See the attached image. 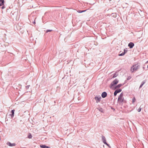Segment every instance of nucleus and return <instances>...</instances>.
<instances>
[{"mask_svg": "<svg viewBox=\"0 0 148 148\" xmlns=\"http://www.w3.org/2000/svg\"><path fill=\"white\" fill-rule=\"evenodd\" d=\"M148 63V61H147L146 62V63Z\"/></svg>", "mask_w": 148, "mask_h": 148, "instance_id": "nucleus-24", "label": "nucleus"}, {"mask_svg": "<svg viewBox=\"0 0 148 148\" xmlns=\"http://www.w3.org/2000/svg\"><path fill=\"white\" fill-rule=\"evenodd\" d=\"M136 99L135 98V97H134L132 99V103H134L136 101Z\"/></svg>", "mask_w": 148, "mask_h": 148, "instance_id": "nucleus-16", "label": "nucleus"}, {"mask_svg": "<svg viewBox=\"0 0 148 148\" xmlns=\"http://www.w3.org/2000/svg\"><path fill=\"white\" fill-rule=\"evenodd\" d=\"M107 94L106 92H103L101 94V96L103 98H105L106 97Z\"/></svg>", "mask_w": 148, "mask_h": 148, "instance_id": "nucleus-7", "label": "nucleus"}, {"mask_svg": "<svg viewBox=\"0 0 148 148\" xmlns=\"http://www.w3.org/2000/svg\"><path fill=\"white\" fill-rule=\"evenodd\" d=\"M51 31H52V30H47V32H51Z\"/></svg>", "mask_w": 148, "mask_h": 148, "instance_id": "nucleus-21", "label": "nucleus"}, {"mask_svg": "<svg viewBox=\"0 0 148 148\" xmlns=\"http://www.w3.org/2000/svg\"><path fill=\"white\" fill-rule=\"evenodd\" d=\"M118 101L120 103H122L123 102L124 98L123 97V94L122 93H121L119 97Z\"/></svg>", "mask_w": 148, "mask_h": 148, "instance_id": "nucleus-2", "label": "nucleus"}, {"mask_svg": "<svg viewBox=\"0 0 148 148\" xmlns=\"http://www.w3.org/2000/svg\"><path fill=\"white\" fill-rule=\"evenodd\" d=\"M35 22H34V23L35 24Z\"/></svg>", "mask_w": 148, "mask_h": 148, "instance_id": "nucleus-25", "label": "nucleus"}, {"mask_svg": "<svg viewBox=\"0 0 148 148\" xmlns=\"http://www.w3.org/2000/svg\"><path fill=\"white\" fill-rule=\"evenodd\" d=\"M134 46V44L132 42L130 43L128 45V46L130 47V48H132Z\"/></svg>", "mask_w": 148, "mask_h": 148, "instance_id": "nucleus-6", "label": "nucleus"}, {"mask_svg": "<svg viewBox=\"0 0 148 148\" xmlns=\"http://www.w3.org/2000/svg\"><path fill=\"white\" fill-rule=\"evenodd\" d=\"M141 108L140 107V108H138V109H137V111L139 112H140L141 110Z\"/></svg>", "mask_w": 148, "mask_h": 148, "instance_id": "nucleus-18", "label": "nucleus"}, {"mask_svg": "<svg viewBox=\"0 0 148 148\" xmlns=\"http://www.w3.org/2000/svg\"><path fill=\"white\" fill-rule=\"evenodd\" d=\"M119 80L117 79H115L112 82L110 86V88H113L114 87V85L117 84Z\"/></svg>", "mask_w": 148, "mask_h": 148, "instance_id": "nucleus-1", "label": "nucleus"}, {"mask_svg": "<svg viewBox=\"0 0 148 148\" xmlns=\"http://www.w3.org/2000/svg\"><path fill=\"white\" fill-rule=\"evenodd\" d=\"M143 85V84H141L140 86V88H141L142 86Z\"/></svg>", "mask_w": 148, "mask_h": 148, "instance_id": "nucleus-22", "label": "nucleus"}, {"mask_svg": "<svg viewBox=\"0 0 148 148\" xmlns=\"http://www.w3.org/2000/svg\"><path fill=\"white\" fill-rule=\"evenodd\" d=\"M138 69V66L137 65H133L132 67L130 69V71L132 72L133 73L134 71H136Z\"/></svg>", "mask_w": 148, "mask_h": 148, "instance_id": "nucleus-3", "label": "nucleus"}, {"mask_svg": "<svg viewBox=\"0 0 148 148\" xmlns=\"http://www.w3.org/2000/svg\"><path fill=\"white\" fill-rule=\"evenodd\" d=\"M40 147L41 148H49L50 147H49L45 145H40Z\"/></svg>", "mask_w": 148, "mask_h": 148, "instance_id": "nucleus-10", "label": "nucleus"}, {"mask_svg": "<svg viewBox=\"0 0 148 148\" xmlns=\"http://www.w3.org/2000/svg\"><path fill=\"white\" fill-rule=\"evenodd\" d=\"M14 110H13L11 111L12 114L11 115V116L12 117H13L14 116Z\"/></svg>", "mask_w": 148, "mask_h": 148, "instance_id": "nucleus-11", "label": "nucleus"}, {"mask_svg": "<svg viewBox=\"0 0 148 148\" xmlns=\"http://www.w3.org/2000/svg\"><path fill=\"white\" fill-rule=\"evenodd\" d=\"M147 67L148 68V65H147Z\"/></svg>", "mask_w": 148, "mask_h": 148, "instance_id": "nucleus-26", "label": "nucleus"}, {"mask_svg": "<svg viewBox=\"0 0 148 148\" xmlns=\"http://www.w3.org/2000/svg\"><path fill=\"white\" fill-rule=\"evenodd\" d=\"M4 8V6H2V7H1V8L2 9H3Z\"/></svg>", "mask_w": 148, "mask_h": 148, "instance_id": "nucleus-23", "label": "nucleus"}, {"mask_svg": "<svg viewBox=\"0 0 148 148\" xmlns=\"http://www.w3.org/2000/svg\"><path fill=\"white\" fill-rule=\"evenodd\" d=\"M28 137L29 138H31L32 137V136L30 133H29L28 134Z\"/></svg>", "mask_w": 148, "mask_h": 148, "instance_id": "nucleus-15", "label": "nucleus"}, {"mask_svg": "<svg viewBox=\"0 0 148 148\" xmlns=\"http://www.w3.org/2000/svg\"><path fill=\"white\" fill-rule=\"evenodd\" d=\"M122 90L121 89H118L116 90L115 91L116 92L118 93L121 91Z\"/></svg>", "mask_w": 148, "mask_h": 148, "instance_id": "nucleus-13", "label": "nucleus"}, {"mask_svg": "<svg viewBox=\"0 0 148 148\" xmlns=\"http://www.w3.org/2000/svg\"><path fill=\"white\" fill-rule=\"evenodd\" d=\"M122 86V84H120L117 85V86H116L115 87V89H116L117 88H119L120 87Z\"/></svg>", "mask_w": 148, "mask_h": 148, "instance_id": "nucleus-12", "label": "nucleus"}, {"mask_svg": "<svg viewBox=\"0 0 148 148\" xmlns=\"http://www.w3.org/2000/svg\"><path fill=\"white\" fill-rule=\"evenodd\" d=\"M8 145L10 146H13L15 145V144L14 143H11L10 142H8L7 143Z\"/></svg>", "mask_w": 148, "mask_h": 148, "instance_id": "nucleus-9", "label": "nucleus"}, {"mask_svg": "<svg viewBox=\"0 0 148 148\" xmlns=\"http://www.w3.org/2000/svg\"><path fill=\"white\" fill-rule=\"evenodd\" d=\"M102 139L103 141V143L105 144H106V145L108 146V143H106V140L105 138L104 137H102Z\"/></svg>", "mask_w": 148, "mask_h": 148, "instance_id": "nucleus-5", "label": "nucleus"}, {"mask_svg": "<svg viewBox=\"0 0 148 148\" xmlns=\"http://www.w3.org/2000/svg\"><path fill=\"white\" fill-rule=\"evenodd\" d=\"M118 76V74L116 73H114L113 75V76L112 77L113 78H115L116 77Z\"/></svg>", "mask_w": 148, "mask_h": 148, "instance_id": "nucleus-14", "label": "nucleus"}, {"mask_svg": "<svg viewBox=\"0 0 148 148\" xmlns=\"http://www.w3.org/2000/svg\"><path fill=\"white\" fill-rule=\"evenodd\" d=\"M4 4V0H0V6L3 5Z\"/></svg>", "mask_w": 148, "mask_h": 148, "instance_id": "nucleus-8", "label": "nucleus"}, {"mask_svg": "<svg viewBox=\"0 0 148 148\" xmlns=\"http://www.w3.org/2000/svg\"><path fill=\"white\" fill-rule=\"evenodd\" d=\"M124 54H125L124 53H121L120 54H119V56H122L124 55Z\"/></svg>", "mask_w": 148, "mask_h": 148, "instance_id": "nucleus-19", "label": "nucleus"}, {"mask_svg": "<svg viewBox=\"0 0 148 148\" xmlns=\"http://www.w3.org/2000/svg\"><path fill=\"white\" fill-rule=\"evenodd\" d=\"M101 98V97L100 96H97L95 97V99L96 100V102L97 103H98L100 102V100Z\"/></svg>", "mask_w": 148, "mask_h": 148, "instance_id": "nucleus-4", "label": "nucleus"}, {"mask_svg": "<svg viewBox=\"0 0 148 148\" xmlns=\"http://www.w3.org/2000/svg\"><path fill=\"white\" fill-rule=\"evenodd\" d=\"M117 94V93L115 91L114 92V95L115 96H116Z\"/></svg>", "mask_w": 148, "mask_h": 148, "instance_id": "nucleus-20", "label": "nucleus"}, {"mask_svg": "<svg viewBox=\"0 0 148 148\" xmlns=\"http://www.w3.org/2000/svg\"><path fill=\"white\" fill-rule=\"evenodd\" d=\"M86 11V10H84V11H81L79 10H78L77 11V12L79 13H82Z\"/></svg>", "mask_w": 148, "mask_h": 148, "instance_id": "nucleus-17", "label": "nucleus"}]
</instances>
